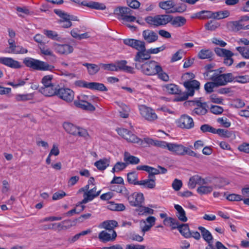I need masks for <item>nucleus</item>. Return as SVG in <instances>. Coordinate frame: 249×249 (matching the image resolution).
Returning a JSON list of instances; mask_svg holds the SVG:
<instances>
[{
  "instance_id": "f257e3e1",
  "label": "nucleus",
  "mask_w": 249,
  "mask_h": 249,
  "mask_svg": "<svg viewBox=\"0 0 249 249\" xmlns=\"http://www.w3.org/2000/svg\"><path fill=\"white\" fill-rule=\"evenodd\" d=\"M204 77L216 84L217 87L226 85L228 83L233 81V76L231 73L220 74L218 70H209L204 73Z\"/></svg>"
},
{
  "instance_id": "f03ea898",
  "label": "nucleus",
  "mask_w": 249,
  "mask_h": 249,
  "mask_svg": "<svg viewBox=\"0 0 249 249\" xmlns=\"http://www.w3.org/2000/svg\"><path fill=\"white\" fill-rule=\"evenodd\" d=\"M203 181L204 183H201L196 189L197 193L200 195L210 194L212 192L214 188H222L225 185L229 184V182L224 178H222L220 180V184H212V180L210 178H203Z\"/></svg>"
},
{
  "instance_id": "7ed1b4c3",
  "label": "nucleus",
  "mask_w": 249,
  "mask_h": 249,
  "mask_svg": "<svg viewBox=\"0 0 249 249\" xmlns=\"http://www.w3.org/2000/svg\"><path fill=\"white\" fill-rule=\"evenodd\" d=\"M23 63L27 67L35 70L41 71H52L54 67L53 66L37 59L31 57H26L23 60Z\"/></svg>"
},
{
  "instance_id": "20e7f679",
  "label": "nucleus",
  "mask_w": 249,
  "mask_h": 249,
  "mask_svg": "<svg viewBox=\"0 0 249 249\" xmlns=\"http://www.w3.org/2000/svg\"><path fill=\"white\" fill-rule=\"evenodd\" d=\"M135 67L147 75H156L161 70V67L155 61H150L143 64H135Z\"/></svg>"
},
{
  "instance_id": "39448f33",
  "label": "nucleus",
  "mask_w": 249,
  "mask_h": 249,
  "mask_svg": "<svg viewBox=\"0 0 249 249\" xmlns=\"http://www.w3.org/2000/svg\"><path fill=\"white\" fill-rule=\"evenodd\" d=\"M183 85L187 89V92L181 93L178 97V101H182L186 100L189 96H192L194 94L195 90L199 89L200 83L196 80H187L184 82Z\"/></svg>"
},
{
  "instance_id": "423d86ee",
  "label": "nucleus",
  "mask_w": 249,
  "mask_h": 249,
  "mask_svg": "<svg viewBox=\"0 0 249 249\" xmlns=\"http://www.w3.org/2000/svg\"><path fill=\"white\" fill-rule=\"evenodd\" d=\"M230 12L228 10L220 11L216 12H212L210 11H201L196 13L193 18H196L199 19H206L213 18L221 19L228 17Z\"/></svg>"
},
{
  "instance_id": "0eeeda50",
  "label": "nucleus",
  "mask_w": 249,
  "mask_h": 249,
  "mask_svg": "<svg viewBox=\"0 0 249 249\" xmlns=\"http://www.w3.org/2000/svg\"><path fill=\"white\" fill-rule=\"evenodd\" d=\"M170 15H159L146 18L145 21L149 25L158 27L165 25L170 22Z\"/></svg>"
},
{
  "instance_id": "6e6552de",
  "label": "nucleus",
  "mask_w": 249,
  "mask_h": 249,
  "mask_svg": "<svg viewBox=\"0 0 249 249\" xmlns=\"http://www.w3.org/2000/svg\"><path fill=\"white\" fill-rule=\"evenodd\" d=\"M132 10L127 7H117L114 10V14L119 17V18L126 21L134 22L136 20L135 17L131 15Z\"/></svg>"
},
{
  "instance_id": "1a4fd4ad",
  "label": "nucleus",
  "mask_w": 249,
  "mask_h": 249,
  "mask_svg": "<svg viewBox=\"0 0 249 249\" xmlns=\"http://www.w3.org/2000/svg\"><path fill=\"white\" fill-rule=\"evenodd\" d=\"M186 107H194L193 113L199 115L205 114L207 112L208 105L205 102L199 101H188L184 103Z\"/></svg>"
},
{
  "instance_id": "9d476101",
  "label": "nucleus",
  "mask_w": 249,
  "mask_h": 249,
  "mask_svg": "<svg viewBox=\"0 0 249 249\" xmlns=\"http://www.w3.org/2000/svg\"><path fill=\"white\" fill-rule=\"evenodd\" d=\"M101 192V190L96 192V186H94L88 191L85 192L83 195V199L80 203L76 205V208H77L80 207L81 208L80 211H83L84 209V206L82 204L92 201L94 198L100 195Z\"/></svg>"
},
{
  "instance_id": "9b49d317",
  "label": "nucleus",
  "mask_w": 249,
  "mask_h": 249,
  "mask_svg": "<svg viewBox=\"0 0 249 249\" xmlns=\"http://www.w3.org/2000/svg\"><path fill=\"white\" fill-rule=\"evenodd\" d=\"M214 52L218 56L224 57V63L226 65L230 66L233 64V59L231 57L234 54L230 50L217 47L215 48Z\"/></svg>"
},
{
  "instance_id": "f8f14e48",
  "label": "nucleus",
  "mask_w": 249,
  "mask_h": 249,
  "mask_svg": "<svg viewBox=\"0 0 249 249\" xmlns=\"http://www.w3.org/2000/svg\"><path fill=\"white\" fill-rule=\"evenodd\" d=\"M53 47L55 52L61 55H67L73 52V47L69 44H59L53 42Z\"/></svg>"
},
{
  "instance_id": "ddd939ff",
  "label": "nucleus",
  "mask_w": 249,
  "mask_h": 249,
  "mask_svg": "<svg viewBox=\"0 0 249 249\" xmlns=\"http://www.w3.org/2000/svg\"><path fill=\"white\" fill-rule=\"evenodd\" d=\"M139 108L141 114L146 120L153 121L157 119V115L152 108L142 105L139 106Z\"/></svg>"
},
{
  "instance_id": "4468645a",
  "label": "nucleus",
  "mask_w": 249,
  "mask_h": 249,
  "mask_svg": "<svg viewBox=\"0 0 249 249\" xmlns=\"http://www.w3.org/2000/svg\"><path fill=\"white\" fill-rule=\"evenodd\" d=\"M56 95L63 100L70 103L73 101L74 93L70 89L60 88L58 89Z\"/></svg>"
},
{
  "instance_id": "2eb2a0df",
  "label": "nucleus",
  "mask_w": 249,
  "mask_h": 249,
  "mask_svg": "<svg viewBox=\"0 0 249 249\" xmlns=\"http://www.w3.org/2000/svg\"><path fill=\"white\" fill-rule=\"evenodd\" d=\"M44 36L40 34H37L34 36V40L37 43L40 44L39 48L42 54L51 56H55L52 50L47 46L44 45L43 43V39Z\"/></svg>"
},
{
  "instance_id": "dca6fc26",
  "label": "nucleus",
  "mask_w": 249,
  "mask_h": 249,
  "mask_svg": "<svg viewBox=\"0 0 249 249\" xmlns=\"http://www.w3.org/2000/svg\"><path fill=\"white\" fill-rule=\"evenodd\" d=\"M116 131L120 136L128 142L135 143V142H138L139 141L136 136L125 128L123 127L118 128L116 129Z\"/></svg>"
},
{
  "instance_id": "f3484780",
  "label": "nucleus",
  "mask_w": 249,
  "mask_h": 249,
  "mask_svg": "<svg viewBox=\"0 0 249 249\" xmlns=\"http://www.w3.org/2000/svg\"><path fill=\"white\" fill-rule=\"evenodd\" d=\"M64 128L68 133L71 135H78L82 137H86L88 135V132L86 129L77 125H64Z\"/></svg>"
},
{
  "instance_id": "a211bd4d",
  "label": "nucleus",
  "mask_w": 249,
  "mask_h": 249,
  "mask_svg": "<svg viewBox=\"0 0 249 249\" xmlns=\"http://www.w3.org/2000/svg\"><path fill=\"white\" fill-rule=\"evenodd\" d=\"M124 43L132 47L139 52L145 47V43L144 41L141 40L127 38L123 40Z\"/></svg>"
},
{
  "instance_id": "6ab92c4d",
  "label": "nucleus",
  "mask_w": 249,
  "mask_h": 249,
  "mask_svg": "<svg viewBox=\"0 0 249 249\" xmlns=\"http://www.w3.org/2000/svg\"><path fill=\"white\" fill-rule=\"evenodd\" d=\"M150 57L151 56L149 52V49L147 50L146 47H144L137 52L134 57L135 64H142L144 61L149 59Z\"/></svg>"
},
{
  "instance_id": "aec40b11",
  "label": "nucleus",
  "mask_w": 249,
  "mask_h": 249,
  "mask_svg": "<svg viewBox=\"0 0 249 249\" xmlns=\"http://www.w3.org/2000/svg\"><path fill=\"white\" fill-rule=\"evenodd\" d=\"M156 219L154 216H150L145 220H142L140 222L141 229L144 235L145 232L149 231L155 225Z\"/></svg>"
},
{
  "instance_id": "412c9836",
  "label": "nucleus",
  "mask_w": 249,
  "mask_h": 249,
  "mask_svg": "<svg viewBox=\"0 0 249 249\" xmlns=\"http://www.w3.org/2000/svg\"><path fill=\"white\" fill-rule=\"evenodd\" d=\"M127 196L130 204L133 206H139L144 201L143 195L141 193H134L131 195Z\"/></svg>"
},
{
  "instance_id": "4be33fe9",
  "label": "nucleus",
  "mask_w": 249,
  "mask_h": 249,
  "mask_svg": "<svg viewBox=\"0 0 249 249\" xmlns=\"http://www.w3.org/2000/svg\"><path fill=\"white\" fill-rule=\"evenodd\" d=\"M117 237V233L114 230L111 233H108L106 231H101L98 235V238L102 242H107L114 241Z\"/></svg>"
},
{
  "instance_id": "5701e85b",
  "label": "nucleus",
  "mask_w": 249,
  "mask_h": 249,
  "mask_svg": "<svg viewBox=\"0 0 249 249\" xmlns=\"http://www.w3.org/2000/svg\"><path fill=\"white\" fill-rule=\"evenodd\" d=\"M142 36L144 40L148 43L156 41L159 37L155 32L150 30H144L142 33Z\"/></svg>"
},
{
  "instance_id": "b1692460",
  "label": "nucleus",
  "mask_w": 249,
  "mask_h": 249,
  "mask_svg": "<svg viewBox=\"0 0 249 249\" xmlns=\"http://www.w3.org/2000/svg\"><path fill=\"white\" fill-rule=\"evenodd\" d=\"M58 88L54 85L42 87L39 91L45 96L51 97L57 95Z\"/></svg>"
},
{
  "instance_id": "393cba45",
  "label": "nucleus",
  "mask_w": 249,
  "mask_h": 249,
  "mask_svg": "<svg viewBox=\"0 0 249 249\" xmlns=\"http://www.w3.org/2000/svg\"><path fill=\"white\" fill-rule=\"evenodd\" d=\"M0 63L13 69L21 68L20 63L11 57H0Z\"/></svg>"
},
{
  "instance_id": "a878e982",
  "label": "nucleus",
  "mask_w": 249,
  "mask_h": 249,
  "mask_svg": "<svg viewBox=\"0 0 249 249\" xmlns=\"http://www.w3.org/2000/svg\"><path fill=\"white\" fill-rule=\"evenodd\" d=\"M169 150L178 155H184L187 152V148L181 144L170 143Z\"/></svg>"
},
{
  "instance_id": "bb28decb",
  "label": "nucleus",
  "mask_w": 249,
  "mask_h": 249,
  "mask_svg": "<svg viewBox=\"0 0 249 249\" xmlns=\"http://www.w3.org/2000/svg\"><path fill=\"white\" fill-rule=\"evenodd\" d=\"M169 23L175 28H179L183 26L186 22V19L185 18L181 16H177L173 17L170 15Z\"/></svg>"
},
{
  "instance_id": "cd10ccee",
  "label": "nucleus",
  "mask_w": 249,
  "mask_h": 249,
  "mask_svg": "<svg viewBox=\"0 0 249 249\" xmlns=\"http://www.w3.org/2000/svg\"><path fill=\"white\" fill-rule=\"evenodd\" d=\"M74 103L77 107L85 110L93 111L95 109V107L92 104L83 99L75 101Z\"/></svg>"
},
{
  "instance_id": "c85d7f7f",
  "label": "nucleus",
  "mask_w": 249,
  "mask_h": 249,
  "mask_svg": "<svg viewBox=\"0 0 249 249\" xmlns=\"http://www.w3.org/2000/svg\"><path fill=\"white\" fill-rule=\"evenodd\" d=\"M126 60H121L116 62V67L118 71H123L126 72L133 73L134 69L132 67L126 65Z\"/></svg>"
},
{
  "instance_id": "c756f323",
  "label": "nucleus",
  "mask_w": 249,
  "mask_h": 249,
  "mask_svg": "<svg viewBox=\"0 0 249 249\" xmlns=\"http://www.w3.org/2000/svg\"><path fill=\"white\" fill-rule=\"evenodd\" d=\"M81 4L85 6L89 7L90 8L94 9L96 10H105L106 8V5L104 3H99L96 1H83L81 2Z\"/></svg>"
},
{
  "instance_id": "7c9ffc66",
  "label": "nucleus",
  "mask_w": 249,
  "mask_h": 249,
  "mask_svg": "<svg viewBox=\"0 0 249 249\" xmlns=\"http://www.w3.org/2000/svg\"><path fill=\"white\" fill-rule=\"evenodd\" d=\"M139 140L138 142H135L136 143H138L140 145L145 146H157V140L152 139L149 137H145L143 140H141L138 138Z\"/></svg>"
},
{
  "instance_id": "2f4dec72",
  "label": "nucleus",
  "mask_w": 249,
  "mask_h": 249,
  "mask_svg": "<svg viewBox=\"0 0 249 249\" xmlns=\"http://www.w3.org/2000/svg\"><path fill=\"white\" fill-rule=\"evenodd\" d=\"M124 160L128 164H137L140 162V159L131 155L129 153L125 152L124 155Z\"/></svg>"
},
{
  "instance_id": "473e14b6",
  "label": "nucleus",
  "mask_w": 249,
  "mask_h": 249,
  "mask_svg": "<svg viewBox=\"0 0 249 249\" xmlns=\"http://www.w3.org/2000/svg\"><path fill=\"white\" fill-rule=\"evenodd\" d=\"M137 185L142 186L144 188L153 189L156 186L155 178H149L148 179L142 180L137 183Z\"/></svg>"
},
{
  "instance_id": "72a5a7b5",
  "label": "nucleus",
  "mask_w": 249,
  "mask_h": 249,
  "mask_svg": "<svg viewBox=\"0 0 249 249\" xmlns=\"http://www.w3.org/2000/svg\"><path fill=\"white\" fill-rule=\"evenodd\" d=\"M175 4L171 0L162 1L159 3V6L160 8L165 10L166 13L171 14L169 12L173 9Z\"/></svg>"
},
{
  "instance_id": "f704fd0d",
  "label": "nucleus",
  "mask_w": 249,
  "mask_h": 249,
  "mask_svg": "<svg viewBox=\"0 0 249 249\" xmlns=\"http://www.w3.org/2000/svg\"><path fill=\"white\" fill-rule=\"evenodd\" d=\"M201 183H204L203 178L198 175H195L190 178L188 185L189 188L194 189L196 184L199 185Z\"/></svg>"
},
{
  "instance_id": "c9c22d12",
  "label": "nucleus",
  "mask_w": 249,
  "mask_h": 249,
  "mask_svg": "<svg viewBox=\"0 0 249 249\" xmlns=\"http://www.w3.org/2000/svg\"><path fill=\"white\" fill-rule=\"evenodd\" d=\"M174 207L177 211L176 214L178 219L183 222H186L187 221V217L186 216L185 212L182 207L178 204H175Z\"/></svg>"
},
{
  "instance_id": "e433bc0d",
  "label": "nucleus",
  "mask_w": 249,
  "mask_h": 249,
  "mask_svg": "<svg viewBox=\"0 0 249 249\" xmlns=\"http://www.w3.org/2000/svg\"><path fill=\"white\" fill-rule=\"evenodd\" d=\"M118 223L115 220L106 221L101 223L98 227L100 229H105L111 231L115 227H117Z\"/></svg>"
},
{
  "instance_id": "4c0bfd02",
  "label": "nucleus",
  "mask_w": 249,
  "mask_h": 249,
  "mask_svg": "<svg viewBox=\"0 0 249 249\" xmlns=\"http://www.w3.org/2000/svg\"><path fill=\"white\" fill-rule=\"evenodd\" d=\"M44 34L49 38L59 42H62L64 39L59 35L52 30H44Z\"/></svg>"
},
{
  "instance_id": "58836bf2",
  "label": "nucleus",
  "mask_w": 249,
  "mask_h": 249,
  "mask_svg": "<svg viewBox=\"0 0 249 249\" xmlns=\"http://www.w3.org/2000/svg\"><path fill=\"white\" fill-rule=\"evenodd\" d=\"M229 28L233 31L237 32L244 28V25L239 20L238 21H230L228 23Z\"/></svg>"
},
{
  "instance_id": "ea45409f",
  "label": "nucleus",
  "mask_w": 249,
  "mask_h": 249,
  "mask_svg": "<svg viewBox=\"0 0 249 249\" xmlns=\"http://www.w3.org/2000/svg\"><path fill=\"white\" fill-rule=\"evenodd\" d=\"M88 89L92 90H97L102 91L107 90V88L103 84L97 82L89 83Z\"/></svg>"
},
{
  "instance_id": "a19ab883",
  "label": "nucleus",
  "mask_w": 249,
  "mask_h": 249,
  "mask_svg": "<svg viewBox=\"0 0 249 249\" xmlns=\"http://www.w3.org/2000/svg\"><path fill=\"white\" fill-rule=\"evenodd\" d=\"M213 53L210 49H202L197 54V56L199 59H210L213 56Z\"/></svg>"
},
{
  "instance_id": "79ce46f5",
  "label": "nucleus",
  "mask_w": 249,
  "mask_h": 249,
  "mask_svg": "<svg viewBox=\"0 0 249 249\" xmlns=\"http://www.w3.org/2000/svg\"><path fill=\"white\" fill-rule=\"evenodd\" d=\"M83 65L87 67L90 75H94L97 73L101 68L100 65L98 66L94 64L85 63Z\"/></svg>"
},
{
  "instance_id": "37998d69",
  "label": "nucleus",
  "mask_w": 249,
  "mask_h": 249,
  "mask_svg": "<svg viewBox=\"0 0 249 249\" xmlns=\"http://www.w3.org/2000/svg\"><path fill=\"white\" fill-rule=\"evenodd\" d=\"M109 164V160L107 159H103L95 162V166L100 170H105Z\"/></svg>"
},
{
  "instance_id": "c03bdc74",
  "label": "nucleus",
  "mask_w": 249,
  "mask_h": 249,
  "mask_svg": "<svg viewBox=\"0 0 249 249\" xmlns=\"http://www.w3.org/2000/svg\"><path fill=\"white\" fill-rule=\"evenodd\" d=\"M164 225L171 227L172 229H177L178 227V221L172 217L166 218L163 220Z\"/></svg>"
},
{
  "instance_id": "a18cd8bd",
  "label": "nucleus",
  "mask_w": 249,
  "mask_h": 249,
  "mask_svg": "<svg viewBox=\"0 0 249 249\" xmlns=\"http://www.w3.org/2000/svg\"><path fill=\"white\" fill-rule=\"evenodd\" d=\"M110 189L111 191L122 194L125 196H127L128 195V192L125 187L118 184L112 185Z\"/></svg>"
},
{
  "instance_id": "49530a36",
  "label": "nucleus",
  "mask_w": 249,
  "mask_h": 249,
  "mask_svg": "<svg viewBox=\"0 0 249 249\" xmlns=\"http://www.w3.org/2000/svg\"><path fill=\"white\" fill-rule=\"evenodd\" d=\"M34 95L32 93L29 94H18L16 95L15 99L17 102H25L32 100Z\"/></svg>"
},
{
  "instance_id": "de8ad7c7",
  "label": "nucleus",
  "mask_w": 249,
  "mask_h": 249,
  "mask_svg": "<svg viewBox=\"0 0 249 249\" xmlns=\"http://www.w3.org/2000/svg\"><path fill=\"white\" fill-rule=\"evenodd\" d=\"M180 233L186 238L190 237V231L187 224H179L178 227L177 228Z\"/></svg>"
},
{
  "instance_id": "09e8293b",
  "label": "nucleus",
  "mask_w": 249,
  "mask_h": 249,
  "mask_svg": "<svg viewBox=\"0 0 249 249\" xmlns=\"http://www.w3.org/2000/svg\"><path fill=\"white\" fill-rule=\"evenodd\" d=\"M136 212L139 215L152 214L154 210L151 208L144 206H141L136 209Z\"/></svg>"
},
{
  "instance_id": "8fccbe9b",
  "label": "nucleus",
  "mask_w": 249,
  "mask_h": 249,
  "mask_svg": "<svg viewBox=\"0 0 249 249\" xmlns=\"http://www.w3.org/2000/svg\"><path fill=\"white\" fill-rule=\"evenodd\" d=\"M54 12L61 18L59 20V23H62V22L69 20L70 15L67 13L59 9L54 10Z\"/></svg>"
},
{
  "instance_id": "3c124183",
  "label": "nucleus",
  "mask_w": 249,
  "mask_h": 249,
  "mask_svg": "<svg viewBox=\"0 0 249 249\" xmlns=\"http://www.w3.org/2000/svg\"><path fill=\"white\" fill-rule=\"evenodd\" d=\"M164 90L170 94H179L177 86L174 84H168L164 86Z\"/></svg>"
},
{
  "instance_id": "603ef678",
  "label": "nucleus",
  "mask_w": 249,
  "mask_h": 249,
  "mask_svg": "<svg viewBox=\"0 0 249 249\" xmlns=\"http://www.w3.org/2000/svg\"><path fill=\"white\" fill-rule=\"evenodd\" d=\"M178 123L180 124H193L194 123L193 119L186 115H182L179 119Z\"/></svg>"
},
{
  "instance_id": "864d4df0",
  "label": "nucleus",
  "mask_w": 249,
  "mask_h": 249,
  "mask_svg": "<svg viewBox=\"0 0 249 249\" xmlns=\"http://www.w3.org/2000/svg\"><path fill=\"white\" fill-rule=\"evenodd\" d=\"M224 196H226V198L230 201H239L243 200L242 196L236 194H231L227 195L226 193H224Z\"/></svg>"
},
{
  "instance_id": "5fc2aeb1",
  "label": "nucleus",
  "mask_w": 249,
  "mask_h": 249,
  "mask_svg": "<svg viewBox=\"0 0 249 249\" xmlns=\"http://www.w3.org/2000/svg\"><path fill=\"white\" fill-rule=\"evenodd\" d=\"M107 207L109 209L112 211H123L125 209L124 204L115 203L113 202H110Z\"/></svg>"
},
{
  "instance_id": "6e6d98bb",
  "label": "nucleus",
  "mask_w": 249,
  "mask_h": 249,
  "mask_svg": "<svg viewBox=\"0 0 249 249\" xmlns=\"http://www.w3.org/2000/svg\"><path fill=\"white\" fill-rule=\"evenodd\" d=\"M187 9V6L186 4L183 3H181L179 5L174 7L173 9L171 10V11H169L170 13H182L186 11Z\"/></svg>"
},
{
  "instance_id": "4d7b16f0",
  "label": "nucleus",
  "mask_w": 249,
  "mask_h": 249,
  "mask_svg": "<svg viewBox=\"0 0 249 249\" xmlns=\"http://www.w3.org/2000/svg\"><path fill=\"white\" fill-rule=\"evenodd\" d=\"M233 81L245 84L249 82V75H238L235 77L233 76Z\"/></svg>"
},
{
  "instance_id": "13d9d810",
  "label": "nucleus",
  "mask_w": 249,
  "mask_h": 249,
  "mask_svg": "<svg viewBox=\"0 0 249 249\" xmlns=\"http://www.w3.org/2000/svg\"><path fill=\"white\" fill-rule=\"evenodd\" d=\"M100 66L101 68L104 70L110 71H117V69L116 67V64L113 63L109 64H104L100 63Z\"/></svg>"
},
{
  "instance_id": "bf43d9fd",
  "label": "nucleus",
  "mask_w": 249,
  "mask_h": 249,
  "mask_svg": "<svg viewBox=\"0 0 249 249\" xmlns=\"http://www.w3.org/2000/svg\"><path fill=\"white\" fill-rule=\"evenodd\" d=\"M218 87L213 81L208 82L204 85V89L208 93H211L213 91V89L215 88Z\"/></svg>"
},
{
  "instance_id": "052dcab7",
  "label": "nucleus",
  "mask_w": 249,
  "mask_h": 249,
  "mask_svg": "<svg viewBox=\"0 0 249 249\" xmlns=\"http://www.w3.org/2000/svg\"><path fill=\"white\" fill-rule=\"evenodd\" d=\"M127 166L126 163L123 162H118L114 165V167L112 168V172H119L124 168Z\"/></svg>"
},
{
  "instance_id": "680f3d73",
  "label": "nucleus",
  "mask_w": 249,
  "mask_h": 249,
  "mask_svg": "<svg viewBox=\"0 0 249 249\" xmlns=\"http://www.w3.org/2000/svg\"><path fill=\"white\" fill-rule=\"evenodd\" d=\"M53 79V76L51 75H47L44 76L42 79V83L43 85V87L53 85L52 83Z\"/></svg>"
},
{
  "instance_id": "e2e57ef3",
  "label": "nucleus",
  "mask_w": 249,
  "mask_h": 249,
  "mask_svg": "<svg viewBox=\"0 0 249 249\" xmlns=\"http://www.w3.org/2000/svg\"><path fill=\"white\" fill-rule=\"evenodd\" d=\"M136 179L137 175L135 173H129L127 174V180L129 183L137 185L139 181H137Z\"/></svg>"
},
{
  "instance_id": "0e129e2a",
  "label": "nucleus",
  "mask_w": 249,
  "mask_h": 249,
  "mask_svg": "<svg viewBox=\"0 0 249 249\" xmlns=\"http://www.w3.org/2000/svg\"><path fill=\"white\" fill-rule=\"evenodd\" d=\"M59 153L58 145L57 143H53L49 153L50 156H57L59 154Z\"/></svg>"
},
{
  "instance_id": "69168bd1",
  "label": "nucleus",
  "mask_w": 249,
  "mask_h": 249,
  "mask_svg": "<svg viewBox=\"0 0 249 249\" xmlns=\"http://www.w3.org/2000/svg\"><path fill=\"white\" fill-rule=\"evenodd\" d=\"M210 111L214 114H220L223 111V108L218 106L213 105L210 107Z\"/></svg>"
},
{
  "instance_id": "338daca9",
  "label": "nucleus",
  "mask_w": 249,
  "mask_h": 249,
  "mask_svg": "<svg viewBox=\"0 0 249 249\" xmlns=\"http://www.w3.org/2000/svg\"><path fill=\"white\" fill-rule=\"evenodd\" d=\"M66 196V194L63 191H59L53 194L52 198L53 200L62 199Z\"/></svg>"
},
{
  "instance_id": "774afa93",
  "label": "nucleus",
  "mask_w": 249,
  "mask_h": 249,
  "mask_svg": "<svg viewBox=\"0 0 249 249\" xmlns=\"http://www.w3.org/2000/svg\"><path fill=\"white\" fill-rule=\"evenodd\" d=\"M145 247L142 245L139 244H128L125 246V249H145Z\"/></svg>"
}]
</instances>
